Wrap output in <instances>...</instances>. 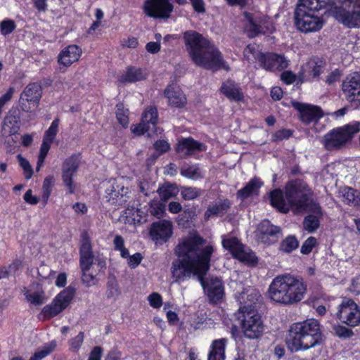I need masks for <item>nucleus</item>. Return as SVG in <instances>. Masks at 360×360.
<instances>
[{
  "label": "nucleus",
  "instance_id": "nucleus-1",
  "mask_svg": "<svg viewBox=\"0 0 360 360\" xmlns=\"http://www.w3.org/2000/svg\"><path fill=\"white\" fill-rule=\"evenodd\" d=\"M176 252L183 259L172 262L171 271L175 281L184 280L186 275L192 273L198 276L209 303L212 305L221 303L225 295L223 282L217 276L205 278L210 269L214 245L207 243L206 239L195 233L180 242Z\"/></svg>",
  "mask_w": 360,
  "mask_h": 360
},
{
  "label": "nucleus",
  "instance_id": "nucleus-2",
  "mask_svg": "<svg viewBox=\"0 0 360 360\" xmlns=\"http://www.w3.org/2000/svg\"><path fill=\"white\" fill-rule=\"evenodd\" d=\"M307 291V284L302 276L284 274L272 280L266 295L276 304L290 306L301 302Z\"/></svg>",
  "mask_w": 360,
  "mask_h": 360
},
{
  "label": "nucleus",
  "instance_id": "nucleus-3",
  "mask_svg": "<svg viewBox=\"0 0 360 360\" xmlns=\"http://www.w3.org/2000/svg\"><path fill=\"white\" fill-rule=\"evenodd\" d=\"M323 341L320 323L314 319L292 323L285 339L287 348L292 353L308 350Z\"/></svg>",
  "mask_w": 360,
  "mask_h": 360
},
{
  "label": "nucleus",
  "instance_id": "nucleus-4",
  "mask_svg": "<svg viewBox=\"0 0 360 360\" xmlns=\"http://www.w3.org/2000/svg\"><path fill=\"white\" fill-rule=\"evenodd\" d=\"M333 6L332 0H300L295 11V25L302 32H316L323 27L319 11Z\"/></svg>",
  "mask_w": 360,
  "mask_h": 360
},
{
  "label": "nucleus",
  "instance_id": "nucleus-5",
  "mask_svg": "<svg viewBox=\"0 0 360 360\" xmlns=\"http://www.w3.org/2000/svg\"><path fill=\"white\" fill-rule=\"evenodd\" d=\"M285 198L289 207L298 210H305L309 205L315 212H321V208L318 203L314 202L306 193L308 185L301 179L288 181L285 186Z\"/></svg>",
  "mask_w": 360,
  "mask_h": 360
},
{
  "label": "nucleus",
  "instance_id": "nucleus-6",
  "mask_svg": "<svg viewBox=\"0 0 360 360\" xmlns=\"http://www.w3.org/2000/svg\"><path fill=\"white\" fill-rule=\"evenodd\" d=\"M359 132H360V122L352 121L342 127L330 129L323 136L322 143L327 150H339L351 143Z\"/></svg>",
  "mask_w": 360,
  "mask_h": 360
},
{
  "label": "nucleus",
  "instance_id": "nucleus-7",
  "mask_svg": "<svg viewBox=\"0 0 360 360\" xmlns=\"http://www.w3.org/2000/svg\"><path fill=\"white\" fill-rule=\"evenodd\" d=\"M236 315L241 332L246 338L255 340L262 336L264 324L257 310L250 309L248 307H240Z\"/></svg>",
  "mask_w": 360,
  "mask_h": 360
},
{
  "label": "nucleus",
  "instance_id": "nucleus-8",
  "mask_svg": "<svg viewBox=\"0 0 360 360\" xmlns=\"http://www.w3.org/2000/svg\"><path fill=\"white\" fill-rule=\"evenodd\" d=\"M252 55L262 68L270 72H281L289 66V60L283 54L274 52L263 53L257 49L255 44H248L244 49V56L248 59Z\"/></svg>",
  "mask_w": 360,
  "mask_h": 360
},
{
  "label": "nucleus",
  "instance_id": "nucleus-9",
  "mask_svg": "<svg viewBox=\"0 0 360 360\" xmlns=\"http://www.w3.org/2000/svg\"><path fill=\"white\" fill-rule=\"evenodd\" d=\"M333 15L349 28L360 27V0H332Z\"/></svg>",
  "mask_w": 360,
  "mask_h": 360
},
{
  "label": "nucleus",
  "instance_id": "nucleus-10",
  "mask_svg": "<svg viewBox=\"0 0 360 360\" xmlns=\"http://www.w3.org/2000/svg\"><path fill=\"white\" fill-rule=\"evenodd\" d=\"M244 31L250 39L259 35H269L275 32L276 26L272 20L267 15H255L252 13L245 12Z\"/></svg>",
  "mask_w": 360,
  "mask_h": 360
},
{
  "label": "nucleus",
  "instance_id": "nucleus-11",
  "mask_svg": "<svg viewBox=\"0 0 360 360\" xmlns=\"http://www.w3.org/2000/svg\"><path fill=\"white\" fill-rule=\"evenodd\" d=\"M193 62L197 66L212 72L221 69L229 70V67L224 60L221 53L212 42L210 44L209 48H205L199 53Z\"/></svg>",
  "mask_w": 360,
  "mask_h": 360
},
{
  "label": "nucleus",
  "instance_id": "nucleus-12",
  "mask_svg": "<svg viewBox=\"0 0 360 360\" xmlns=\"http://www.w3.org/2000/svg\"><path fill=\"white\" fill-rule=\"evenodd\" d=\"M75 290L68 287L60 291L52 300L51 303L44 306L41 311L44 320L56 317L64 311L71 303Z\"/></svg>",
  "mask_w": 360,
  "mask_h": 360
},
{
  "label": "nucleus",
  "instance_id": "nucleus-13",
  "mask_svg": "<svg viewBox=\"0 0 360 360\" xmlns=\"http://www.w3.org/2000/svg\"><path fill=\"white\" fill-rule=\"evenodd\" d=\"M79 253V266L82 272V281L88 283L92 281L94 278V276H90L89 279L86 278V272H89L94 264V255L91 238L86 231H84L81 233V242Z\"/></svg>",
  "mask_w": 360,
  "mask_h": 360
},
{
  "label": "nucleus",
  "instance_id": "nucleus-14",
  "mask_svg": "<svg viewBox=\"0 0 360 360\" xmlns=\"http://www.w3.org/2000/svg\"><path fill=\"white\" fill-rule=\"evenodd\" d=\"M81 160L82 153H75L65 158L62 164L61 177L69 194H72L75 191L73 177L79 169Z\"/></svg>",
  "mask_w": 360,
  "mask_h": 360
},
{
  "label": "nucleus",
  "instance_id": "nucleus-15",
  "mask_svg": "<svg viewBox=\"0 0 360 360\" xmlns=\"http://www.w3.org/2000/svg\"><path fill=\"white\" fill-rule=\"evenodd\" d=\"M174 6L169 0H145L143 13L155 19H167L170 17Z\"/></svg>",
  "mask_w": 360,
  "mask_h": 360
},
{
  "label": "nucleus",
  "instance_id": "nucleus-16",
  "mask_svg": "<svg viewBox=\"0 0 360 360\" xmlns=\"http://www.w3.org/2000/svg\"><path fill=\"white\" fill-rule=\"evenodd\" d=\"M183 38L186 49L192 61L203 49L209 48L210 44L212 43L211 41L203 37L201 34L194 30L186 31L184 33Z\"/></svg>",
  "mask_w": 360,
  "mask_h": 360
},
{
  "label": "nucleus",
  "instance_id": "nucleus-17",
  "mask_svg": "<svg viewBox=\"0 0 360 360\" xmlns=\"http://www.w3.org/2000/svg\"><path fill=\"white\" fill-rule=\"evenodd\" d=\"M174 227L171 221L160 219L151 224L149 236L156 245L167 243L173 235Z\"/></svg>",
  "mask_w": 360,
  "mask_h": 360
},
{
  "label": "nucleus",
  "instance_id": "nucleus-18",
  "mask_svg": "<svg viewBox=\"0 0 360 360\" xmlns=\"http://www.w3.org/2000/svg\"><path fill=\"white\" fill-rule=\"evenodd\" d=\"M257 239L262 243L271 245L276 243L282 235L280 226L273 224L269 219L260 221L256 231Z\"/></svg>",
  "mask_w": 360,
  "mask_h": 360
},
{
  "label": "nucleus",
  "instance_id": "nucleus-19",
  "mask_svg": "<svg viewBox=\"0 0 360 360\" xmlns=\"http://www.w3.org/2000/svg\"><path fill=\"white\" fill-rule=\"evenodd\" d=\"M292 106L298 112L299 120L305 124L317 122L324 115L322 108L318 105L293 101Z\"/></svg>",
  "mask_w": 360,
  "mask_h": 360
},
{
  "label": "nucleus",
  "instance_id": "nucleus-20",
  "mask_svg": "<svg viewBox=\"0 0 360 360\" xmlns=\"http://www.w3.org/2000/svg\"><path fill=\"white\" fill-rule=\"evenodd\" d=\"M337 317L347 326H356L360 324V309L352 300H348L340 305Z\"/></svg>",
  "mask_w": 360,
  "mask_h": 360
},
{
  "label": "nucleus",
  "instance_id": "nucleus-21",
  "mask_svg": "<svg viewBox=\"0 0 360 360\" xmlns=\"http://www.w3.org/2000/svg\"><path fill=\"white\" fill-rule=\"evenodd\" d=\"M41 97V86L37 82H32L27 84L21 93L20 103L22 110L28 112L30 110L27 103L37 105Z\"/></svg>",
  "mask_w": 360,
  "mask_h": 360
},
{
  "label": "nucleus",
  "instance_id": "nucleus-22",
  "mask_svg": "<svg viewBox=\"0 0 360 360\" xmlns=\"http://www.w3.org/2000/svg\"><path fill=\"white\" fill-rule=\"evenodd\" d=\"M167 104L173 108L181 109L187 104V98L181 88L174 83H169L163 91Z\"/></svg>",
  "mask_w": 360,
  "mask_h": 360
},
{
  "label": "nucleus",
  "instance_id": "nucleus-23",
  "mask_svg": "<svg viewBox=\"0 0 360 360\" xmlns=\"http://www.w3.org/2000/svg\"><path fill=\"white\" fill-rule=\"evenodd\" d=\"M342 90L349 102H360V74L347 77L342 85Z\"/></svg>",
  "mask_w": 360,
  "mask_h": 360
},
{
  "label": "nucleus",
  "instance_id": "nucleus-24",
  "mask_svg": "<svg viewBox=\"0 0 360 360\" xmlns=\"http://www.w3.org/2000/svg\"><path fill=\"white\" fill-rule=\"evenodd\" d=\"M82 53V49L77 45L71 44L65 47L58 56L60 69L70 67L72 64L79 60Z\"/></svg>",
  "mask_w": 360,
  "mask_h": 360
},
{
  "label": "nucleus",
  "instance_id": "nucleus-25",
  "mask_svg": "<svg viewBox=\"0 0 360 360\" xmlns=\"http://www.w3.org/2000/svg\"><path fill=\"white\" fill-rule=\"evenodd\" d=\"M205 149L206 146L204 143L195 140L191 136L181 139L175 146L177 153L184 152V158L191 156L195 152H202Z\"/></svg>",
  "mask_w": 360,
  "mask_h": 360
},
{
  "label": "nucleus",
  "instance_id": "nucleus-26",
  "mask_svg": "<svg viewBox=\"0 0 360 360\" xmlns=\"http://www.w3.org/2000/svg\"><path fill=\"white\" fill-rule=\"evenodd\" d=\"M219 90L229 101L240 102L244 99L241 89L233 80L227 79L223 82Z\"/></svg>",
  "mask_w": 360,
  "mask_h": 360
},
{
  "label": "nucleus",
  "instance_id": "nucleus-27",
  "mask_svg": "<svg viewBox=\"0 0 360 360\" xmlns=\"http://www.w3.org/2000/svg\"><path fill=\"white\" fill-rule=\"evenodd\" d=\"M148 77L146 71L141 68L128 66L124 74L120 76L118 81L120 83H135L145 80Z\"/></svg>",
  "mask_w": 360,
  "mask_h": 360
},
{
  "label": "nucleus",
  "instance_id": "nucleus-28",
  "mask_svg": "<svg viewBox=\"0 0 360 360\" xmlns=\"http://www.w3.org/2000/svg\"><path fill=\"white\" fill-rule=\"evenodd\" d=\"M262 185L263 182L261 179L255 176L250 179L243 188L237 191V198L241 200H245L253 195H258L259 189Z\"/></svg>",
  "mask_w": 360,
  "mask_h": 360
},
{
  "label": "nucleus",
  "instance_id": "nucleus-29",
  "mask_svg": "<svg viewBox=\"0 0 360 360\" xmlns=\"http://www.w3.org/2000/svg\"><path fill=\"white\" fill-rule=\"evenodd\" d=\"M271 205L281 213H287L289 211V205L285 202V191L281 188H275L269 193Z\"/></svg>",
  "mask_w": 360,
  "mask_h": 360
},
{
  "label": "nucleus",
  "instance_id": "nucleus-30",
  "mask_svg": "<svg viewBox=\"0 0 360 360\" xmlns=\"http://www.w3.org/2000/svg\"><path fill=\"white\" fill-rule=\"evenodd\" d=\"M226 338L217 339L212 341L208 354V360H225Z\"/></svg>",
  "mask_w": 360,
  "mask_h": 360
},
{
  "label": "nucleus",
  "instance_id": "nucleus-31",
  "mask_svg": "<svg viewBox=\"0 0 360 360\" xmlns=\"http://www.w3.org/2000/svg\"><path fill=\"white\" fill-rule=\"evenodd\" d=\"M20 128V117L19 115L13 114L9 112L4 117L2 130L8 136H13L18 134Z\"/></svg>",
  "mask_w": 360,
  "mask_h": 360
},
{
  "label": "nucleus",
  "instance_id": "nucleus-32",
  "mask_svg": "<svg viewBox=\"0 0 360 360\" xmlns=\"http://www.w3.org/2000/svg\"><path fill=\"white\" fill-rule=\"evenodd\" d=\"M221 245L222 247L227 250L235 259H237L240 256V254L243 253V250L244 249V245L237 237L235 236L223 238Z\"/></svg>",
  "mask_w": 360,
  "mask_h": 360
},
{
  "label": "nucleus",
  "instance_id": "nucleus-33",
  "mask_svg": "<svg viewBox=\"0 0 360 360\" xmlns=\"http://www.w3.org/2000/svg\"><path fill=\"white\" fill-rule=\"evenodd\" d=\"M300 243L295 235H288L281 240L279 244L278 250L281 252L290 254L299 247Z\"/></svg>",
  "mask_w": 360,
  "mask_h": 360
},
{
  "label": "nucleus",
  "instance_id": "nucleus-34",
  "mask_svg": "<svg viewBox=\"0 0 360 360\" xmlns=\"http://www.w3.org/2000/svg\"><path fill=\"white\" fill-rule=\"evenodd\" d=\"M141 120L142 122L150 126L152 129H155L158 122V112L157 108L154 105L148 106L142 114Z\"/></svg>",
  "mask_w": 360,
  "mask_h": 360
},
{
  "label": "nucleus",
  "instance_id": "nucleus-35",
  "mask_svg": "<svg viewBox=\"0 0 360 360\" xmlns=\"http://www.w3.org/2000/svg\"><path fill=\"white\" fill-rule=\"evenodd\" d=\"M230 205V201L228 199H225L224 201L220 202L219 204L209 206L205 212V219H208L212 215L223 214L229 209Z\"/></svg>",
  "mask_w": 360,
  "mask_h": 360
},
{
  "label": "nucleus",
  "instance_id": "nucleus-36",
  "mask_svg": "<svg viewBox=\"0 0 360 360\" xmlns=\"http://www.w3.org/2000/svg\"><path fill=\"white\" fill-rule=\"evenodd\" d=\"M165 204L161 200L153 199L148 203V212L153 217L160 219L165 214Z\"/></svg>",
  "mask_w": 360,
  "mask_h": 360
},
{
  "label": "nucleus",
  "instance_id": "nucleus-37",
  "mask_svg": "<svg viewBox=\"0 0 360 360\" xmlns=\"http://www.w3.org/2000/svg\"><path fill=\"white\" fill-rule=\"evenodd\" d=\"M124 187L122 188V193L119 191H116L114 186H112L110 190L106 191V198L108 202L112 205L121 206L127 202L126 194L123 193Z\"/></svg>",
  "mask_w": 360,
  "mask_h": 360
},
{
  "label": "nucleus",
  "instance_id": "nucleus-38",
  "mask_svg": "<svg viewBox=\"0 0 360 360\" xmlns=\"http://www.w3.org/2000/svg\"><path fill=\"white\" fill-rule=\"evenodd\" d=\"M121 295L118 282L115 276L109 277L106 285V297L108 299L117 298Z\"/></svg>",
  "mask_w": 360,
  "mask_h": 360
},
{
  "label": "nucleus",
  "instance_id": "nucleus-39",
  "mask_svg": "<svg viewBox=\"0 0 360 360\" xmlns=\"http://www.w3.org/2000/svg\"><path fill=\"white\" fill-rule=\"evenodd\" d=\"M56 346V341L51 340L48 344H45L42 349L34 352L29 360H41L45 358L55 350Z\"/></svg>",
  "mask_w": 360,
  "mask_h": 360
},
{
  "label": "nucleus",
  "instance_id": "nucleus-40",
  "mask_svg": "<svg viewBox=\"0 0 360 360\" xmlns=\"http://www.w3.org/2000/svg\"><path fill=\"white\" fill-rule=\"evenodd\" d=\"M157 192L163 201H167L176 195V187L171 184L166 183L159 187Z\"/></svg>",
  "mask_w": 360,
  "mask_h": 360
},
{
  "label": "nucleus",
  "instance_id": "nucleus-41",
  "mask_svg": "<svg viewBox=\"0 0 360 360\" xmlns=\"http://www.w3.org/2000/svg\"><path fill=\"white\" fill-rule=\"evenodd\" d=\"M320 221L318 217L314 214L307 215L303 220V227L309 233H313L319 227Z\"/></svg>",
  "mask_w": 360,
  "mask_h": 360
},
{
  "label": "nucleus",
  "instance_id": "nucleus-42",
  "mask_svg": "<svg viewBox=\"0 0 360 360\" xmlns=\"http://www.w3.org/2000/svg\"><path fill=\"white\" fill-rule=\"evenodd\" d=\"M59 119L56 118L51 124L50 127L47 130L45 131L44 135L43 136V140L44 141L49 143H53L58 132V126H59Z\"/></svg>",
  "mask_w": 360,
  "mask_h": 360
},
{
  "label": "nucleus",
  "instance_id": "nucleus-43",
  "mask_svg": "<svg viewBox=\"0 0 360 360\" xmlns=\"http://www.w3.org/2000/svg\"><path fill=\"white\" fill-rule=\"evenodd\" d=\"M113 247L115 251L120 252L122 258L129 257V250L125 247L124 238L121 235H116L113 239Z\"/></svg>",
  "mask_w": 360,
  "mask_h": 360
},
{
  "label": "nucleus",
  "instance_id": "nucleus-44",
  "mask_svg": "<svg viewBox=\"0 0 360 360\" xmlns=\"http://www.w3.org/2000/svg\"><path fill=\"white\" fill-rule=\"evenodd\" d=\"M262 297L259 292L254 291L247 296V301L243 307H248L250 309L257 310L258 304L262 301Z\"/></svg>",
  "mask_w": 360,
  "mask_h": 360
},
{
  "label": "nucleus",
  "instance_id": "nucleus-45",
  "mask_svg": "<svg viewBox=\"0 0 360 360\" xmlns=\"http://www.w3.org/2000/svg\"><path fill=\"white\" fill-rule=\"evenodd\" d=\"M307 72L314 79H319L323 72V66L317 62L312 60L307 63Z\"/></svg>",
  "mask_w": 360,
  "mask_h": 360
},
{
  "label": "nucleus",
  "instance_id": "nucleus-46",
  "mask_svg": "<svg viewBox=\"0 0 360 360\" xmlns=\"http://www.w3.org/2000/svg\"><path fill=\"white\" fill-rule=\"evenodd\" d=\"M180 173L183 176L191 179L202 177L200 168L195 165L188 166L186 168L181 169Z\"/></svg>",
  "mask_w": 360,
  "mask_h": 360
},
{
  "label": "nucleus",
  "instance_id": "nucleus-47",
  "mask_svg": "<svg viewBox=\"0 0 360 360\" xmlns=\"http://www.w3.org/2000/svg\"><path fill=\"white\" fill-rule=\"evenodd\" d=\"M360 192L351 187H347L344 189L342 193L343 202L349 205H353L356 196Z\"/></svg>",
  "mask_w": 360,
  "mask_h": 360
},
{
  "label": "nucleus",
  "instance_id": "nucleus-48",
  "mask_svg": "<svg viewBox=\"0 0 360 360\" xmlns=\"http://www.w3.org/2000/svg\"><path fill=\"white\" fill-rule=\"evenodd\" d=\"M18 159L20 166L23 169L25 179L27 180L31 179L33 175V169L30 162L21 155H18Z\"/></svg>",
  "mask_w": 360,
  "mask_h": 360
},
{
  "label": "nucleus",
  "instance_id": "nucleus-49",
  "mask_svg": "<svg viewBox=\"0 0 360 360\" xmlns=\"http://www.w3.org/2000/svg\"><path fill=\"white\" fill-rule=\"evenodd\" d=\"M16 28V24L13 20L5 19L0 22V32L3 35L12 33Z\"/></svg>",
  "mask_w": 360,
  "mask_h": 360
},
{
  "label": "nucleus",
  "instance_id": "nucleus-50",
  "mask_svg": "<svg viewBox=\"0 0 360 360\" xmlns=\"http://www.w3.org/2000/svg\"><path fill=\"white\" fill-rule=\"evenodd\" d=\"M317 240L314 236H309L302 245L300 252L302 255H309L317 245Z\"/></svg>",
  "mask_w": 360,
  "mask_h": 360
},
{
  "label": "nucleus",
  "instance_id": "nucleus-51",
  "mask_svg": "<svg viewBox=\"0 0 360 360\" xmlns=\"http://www.w3.org/2000/svg\"><path fill=\"white\" fill-rule=\"evenodd\" d=\"M84 338V332L80 331L78 335L69 340L70 350L77 352L80 349Z\"/></svg>",
  "mask_w": 360,
  "mask_h": 360
},
{
  "label": "nucleus",
  "instance_id": "nucleus-52",
  "mask_svg": "<svg viewBox=\"0 0 360 360\" xmlns=\"http://www.w3.org/2000/svg\"><path fill=\"white\" fill-rule=\"evenodd\" d=\"M237 259L251 266H255L258 263V259L255 254L252 252H246L244 249Z\"/></svg>",
  "mask_w": 360,
  "mask_h": 360
},
{
  "label": "nucleus",
  "instance_id": "nucleus-53",
  "mask_svg": "<svg viewBox=\"0 0 360 360\" xmlns=\"http://www.w3.org/2000/svg\"><path fill=\"white\" fill-rule=\"evenodd\" d=\"M25 298L27 302L34 305H41L44 302V297L41 294L35 292L33 293H29V291L26 288H24Z\"/></svg>",
  "mask_w": 360,
  "mask_h": 360
},
{
  "label": "nucleus",
  "instance_id": "nucleus-54",
  "mask_svg": "<svg viewBox=\"0 0 360 360\" xmlns=\"http://www.w3.org/2000/svg\"><path fill=\"white\" fill-rule=\"evenodd\" d=\"M200 195L199 189L192 187L184 188L181 190L182 198L186 200H191L198 198Z\"/></svg>",
  "mask_w": 360,
  "mask_h": 360
},
{
  "label": "nucleus",
  "instance_id": "nucleus-55",
  "mask_svg": "<svg viewBox=\"0 0 360 360\" xmlns=\"http://www.w3.org/2000/svg\"><path fill=\"white\" fill-rule=\"evenodd\" d=\"M293 131L288 129H281L276 131L273 135L272 139L274 141L288 139L292 136Z\"/></svg>",
  "mask_w": 360,
  "mask_h": 360
},
{
  "label": "nucleus",
  "instance_id": "nucleus-56",
  "mask_svg": "<svg viewBox=\"0 0 360 360\" xmlns=\"http://www.w3.org/2000/svg\"><path fill=\"white\" fill-rule=\"evenodd\" d=\"M154 149L160 154H163L168 152L171 147L167 141L164 139H158L153 143Z\"/></svg>",
  "mask_w": 360,
  "mask_h": 360
},
{
  "label": "nucleus",
  "instance_id": "nucleus-57",
  "mask_svg": "<svg viewBox=\"0 0 360 360\" xmlns=\"http://www.w3.org/2000/svg\"><path fill=\"white\" fill-rule=\"evenodd\" d=\"M150 305L154 309H158L162 305V297L158 292H152L148 297Z\"/></svg>",
  "mask_w": 360,
  "mask_h": 360
},
{
  "label": "nucleus",
  "instance_id": "nucleus-58",
  "mask_svg": "<svg viewBox=\"0 0 360 360\" xmlns=\"http://www.w3.org/2000/svg\"><path fill=\"white\" fill-rule=\"evenodd\" d=\"M150 129H152V127L146 122H142V120H141L140 123L134 125V127L131 128L132 132L138 136L143 135Z\"/></svg>",
  "mask_w": 360,
  "mask_h": 360
},
{
  "label": "nucleus",
  "instance_id": "nucleus-59",
  "mask_svg": "<svg viewBox=\"0 0 360 360\" xmlns=\"http://www.w3.org/2000/svg\"><path fill=\"white\" fill-rule=\"evenodd\" d=\"M127 259L129 266L131 269H135L141 264L143 256L140 252H136L132 255H129Z\"/></svg>",
  "mask_w": 360,
  "mask_h": 360
},
{
  "label": "nucleus",
  "instance_id": "nucleus-60",
  "mask_svg": "<svg viewBox=\"0 0 360 360\" xmlns=\"http://www.w3.org/2000/svg\"><path fill=\"white\" fill-rule=\"evenodd\" d=\"M281 79L287 85L293 84L297 79V75L290 70H285L281 75Z\"/></svg>",
  "mask_w": 360,
  "mask_h": 360
},
{
  "label": "nucleus",
  "instance_id": "nucleus-61",
  "mask_svg": "<svg viewBox=\"0 0 360 360\" xmlns=\"http://www.w3.org/2000/svg\"><path fill=\"white\" fill-rule=\"evenodd\" d=\"M334 330L335 335L339 338H349L353 335L352 330L343 326H335Z\"/></svg>",
  "mask_w": 360,
  "mask_h": 360
},
{
  "label": "nucleus",
  "instance_id": "nucleus-62",
  "mask_svg": "<svg viewBox=\"0 0 360 360\" xmlns=\"http://www.w3.org/2000/svg\"><path fill=\"white\" fill-rule=\"evenodd\" d=\"M103 349L100 346L93 347L89 353L88 360H101Z\"/></svg>",
  "mask_w": 360,
  "mask_h": 360
},
{
  "label": "nucleus",
  "instance_id": "nucleus-63",
  "mask_svg": "<svg viewBox=\"0 0 360 360\" xmlns=\"http://www.w3.org/2000/svg\"><path fill=\"white\" fill-rule=\"evenodd\" d=\"M121 44L123 47L136 49L139 45V41L135 37H129L127 39H124L122 41Z\"/></svg>",
  "mask_w": 360,
  "mask_h": 360
},
{
  "label": "nucleus",
  "instance_id": "nucleus-64",
  "mask_svg": "<svg viewBox=\"0 0 360 360\" xmlns=\"http://www.w3.org/2000/svg\"><path fill=\"white\" fill-rule=\"evenodd\" d=\"M23 198L27 203L32 205H37L39 202V198L36 195H33L31 189L25 192Z\"/></svg>",
  "mask_w": 360,
  "mask_h": 360
}]
</instances>
